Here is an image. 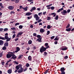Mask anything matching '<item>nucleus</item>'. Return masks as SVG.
Wrapping results in <instances>:
<instances>
[{
    "label": "nucleus",
    "mask_w": 74,
    "mask_h": 74,
    "mask_svg": "<svg viewBox=\"0 0 74 74\" xmlns=\"http://www.w3.org/2000/svg\"><path fill=\"white\" fill-rule=\"evenodd\" d=\"M19 29H22L23 27L22 26V25H20L19 26Z\"/></svg>",
    "instance_id": "obj_34"
},
{
    "label": "nucleus",
    "mask_w": 74,
    "mask_h": 74,
    "mask_svg": "<svg viewBox=\"0 0 74 74\" xmlns=\"http://www.w3.org/2000/svg\"><path fill=\"white\" fill-rule=\"evenodd\" d=\"M45 32V30L44 29H40V32L41 33H44Z\"/></svg>",
    "instance_id": "obj_9"
},
{
    "label": "nucleus",
    "mask_w": 74,
    "mask_h": 74,
    "mask_svg": "<svg viewBox=\"0 0 74 74\" xmlns=\"http://www.w3.org/2000/svg\"><path fill=\"white\" fill-rule=\"evenodd\" d=\"M47 28L48 29H49L51 28V27H50V25H48L47 27Z\"/></svg>",
    "instance_id": "obj_36"
},
{
    "label": "nucleus",
    "mask_w": 74,
    "mask_h": 74,
    "mask_svg": "<svg viewBox=\"0 0 74 74\" xmlns=\"http://www.w3.org/2000/svg\"><path fill=\"white\" fill-rule=\"evenodd\" d=\"M26 66L27 67H28L29 66V64L28 63H27L26 64Z\"/></svg>",
    "instance_id": "obj_45"
},
{
    "label": "nucleus",
    "mask_w": 74,
    "mask_h": 74,
    "mask_svg": "<svg viewBox=\"0 0 74 74\" xmlns=\"http://www.w3.org/2000/svg\"><path fill=\"white\" fill-rule=\"evenodd\" d=\"M61 74H65V72L64 71L61 72Z\"/></svg>",
    "instance_id": "obj_44"
},
{
    "label": "nucleus",
    "mask_w": 74,
    "mask_h": 74,
    "mask_svg": "<svg viewBox=\"0 0 74 74\" xmlns=\"http://www.w3.org/2000/svg\"><path fill=\"white\" fill-rule=\"evenodd\" d=\"M16 69L17 70H19V67L18 65H17L16 66Z\"/></svg>",
    "instance_id": "obj_29"
},
{
    "label": "nucleus",
    "mask_w": 74,
    "mask_h": 74,
    "mask_svg": "<svg viewBox=\"0 0 74 74\" xmlns=\"http://www.w3.org/2000/svg\"><path fill=\"white\" fill-rule=\"evenodd\" d=\"M16 36V35H15V34H13L12 36V38H15V37Z\"/></svg>",
    "instance_id": "obj_40"
},
{
    "label": "nucleus",
    "mask_w": 74,
    "mask_h": 74,
    "mask_svg": "<svg viewBox=\"0 0 74 74\" xmlns=\"http://www.w3.org/2000/svg\"><path fill=\"white\" fill-rule=\"evenodd\" d=\"M31 14H32L31 13L27 12L26 14V15L27 16H29V15H31Z\"/></svg>",
    "instance_id": "obj_15"
},
{
    "label": "nucleus",
    "mask_w": 74,
    "mask_h": 74,
    "mask_svg": "<svg viewBox=\"0 0 74 74\" xmlns=\"http://www.w3.org/2000/svg\"><path fill=\"white\" fill-rule=\"evenodd\" d=\"M19 35L18 34L16 36V37H19Z\"/></svg>",
    "instance_id": "obj_61"
},
{
    "label": "nucleus",
    "mask_w": 74,
    "mask_h": 74,
    "mask_svg": "<svg viewBox=\"0 0 74 74\" xmlns=\"http://www.w3.org/2000/svg\"><path fill=\"white\" fill-rule=\"evenodd\" d=\"M5 63V62H1V64H2V66H4V64Z\"/></svg>",
    "instance_id": "obj_53"
},
{
    "label": "nucleus",
    "mask_w": 74,
    "mask_h": 74,
    "mask_svg": "<svg viewBox=\"0 0 74 74\" xmlns=\"http://www.w3.org/2000/svg\"><path fill=\"white\" fill-rule=\"evenodd\" d=\"M8 30V28H5L4 29V31H7Z\"/></svg>",
    "instance_id": "obj_51"
},
{
    "label": "nucleus",
    "mask_w": 74,
    "mask_h": 74,
    "mask_svg": "<svg viewBox=\"0 0 74 74\" xmlns=\"http://www.w3.org/2000/svg\"><path fill=\"white\" fill-rule=\"evenodd\" d=\"M51 10H54V8H54V7L53 6H52L51 7Z\"/></svg>",
    "instance_id": "obj_37"
},
{
    "label": "nucleus",
    "mask_w": 74,
    "mask_h": 74,
    "mask_svg": "<svg viewBox=\"0 0 74 74\" xmlns=\"http://www.w3.org/2000/svg\"><path fill=\"white\" fill-rule=\"evenodd\" d=\"M15 2L16 3H18L19 2V0H16L15 1Z\"/></svg>",
    "instance_id": "obj_28"
},
{
    "label": "nucleus",
    "mask_w": 74,
    "mask_h": 74,
    "mask_svg": "<svg viewBox=\"0 0 74 74\" xmlns=\"http://www.w3.org/2000/svg\"><path fill=\"white\" fill-rule=\"evenodd\" d=\"M3 30V28H0V32H2Z\"/></svg>",
    "instance_id": "obj_57"
},
{
    "label": "nucleus",
    "mask_w": 74,
    "mask_h": 74,
    "mask_svg": "<svg viewBox=\"0 0 74 74\" xmlns=\"http://www.w3.org/2000/svg\"><path fill=\"white\" fill-rule=\"evenodd\" d=\"M34 18H35L36 21H37L40 19V17H38V16L37 14H35L34 15Z\"/></svg>",
    "instance_id": "obj_4"
},
{
    "label": "nucleus",
    "mask_w": 74,
    "mask_h": 74,
    "mask_svg": "<svg viewBox=\"0 0 74 74\" xmlns=\"http://www.w3.org/2000/svg\"><path fill=\"white\" fill-rule=\"evenodd\" d=\"M58 18H59V17L58 16V15H57L56 16V20H58Z\"/></svg>",
    "instance_id": "obj_31"
},
{
    "label": "nucleus",
    "mask_w": 74,
    "mask_h": 74,
    "mask_svg": "<svg viewBox=\"0 0 74 74\" xmlns=\"http://www.w3.org/2000/svg\"><path fill=\"white\" fill-rule=\"evenodd\" d=\"M15 22V21H10V23H14V22Z\"/></svg>",
    "instance_id": "obj_56"
},
{
    "label": "nucleus",
    "mask_w": 74,
    "mask_h": 74,
    "mask_svg": "<svg viewBox=\"0 0 74 74\" xmlns=\"http://www.w3.org/2000/svg\"><path fill=\"white\" fill-rule=\"evenodd\" d=\"M70 27V25L69 24H68L67 26L66 27V28H68V27Z\"/></svg>",
    "instance_id": "obj_54"
},
{
    "label": "nucleus",
    "mask_w": 74,
    "mask_h": 74,
    "mask_svg": "<svg viewBox=\"0 0 74 74\" xmlns=\"http://www.w3.org/2000/svg\"><path fill=\"white\" fill-rule=\"evenodd\" d=\"M3 44H4V41L1 40H0V45H3Z\"/></svg>",
    "instance_id": "obj_10"
},
{
    "label": "nucleus",
    "mask_w": 74,
    "mask_h": 74,
    "mask_svg": "<svg viewBox=\"0 0 74 74\" xmlns=\"http://www.w3.org/2000/svg\"><path fill=\"white\" fill-rule=\"evenodd\" d=\"M41 14H42V12L39 13L38 14V15L39 16H40Z\"/></svg>",
    "instance_id": "obj_60"
},
{
    "label": "nucleus",
    "mask_w": 74,
    "mask_h": 74,
    "mask_svg": "<svg viewBox=\"0 0 74 74\" xmlns=\"http://www.w3.org/2000/svg\"><path fill=\"white\" fill-rule=\"evenodd\" d=\"M23 71V68H20L18 71V73H21Z\"/></svg>",
    "instance_id": "obj_6"
},
{
    "label": "nucleus",
    "mask_w": 74,
    "mask_h": 74,
    "mask_svg": "<svg viewBox=\"0 0 74 74\" xmlns=\"http://www.w3.org/2000/svg\"><path fill=\"white\" fill-rule=\"evenodd\" d=\"M36 8L35 7H33L32 8V10L34 11V10H36Z\"/></svg>",
    "instance_id": "obj_52"
},
{
    "label": "nucleus",
    "mask_w": 74,
    "mask_h": 74,
    "mask_svg": "<svg viewBox=\"0 0 74 74\" xmlns=\"http://www.w3.org/2000/svg\"><path fill=\"white\" fill-rule=\"evenodd\" d=\"M19 25V23H17L15 24V26H17V25Z\"/></svg>",
    "instance_id": "obj_48"
},
{
    "label": "nucleus",
    "mask_w": 74,
    "mask_h": 74,
    "mask_svg": "<svg viewBox=\"0 0 74 74\" xmlns=\"http://www.w3.org/2000/svg\"><path fill=\"white\" fill-rule=\"evenodd\" d=\"M41 21H42V20L40 19L38 21V23H40Z\"/></svg>",
    "instance_id": "obj_49"
},
{
    "label": "nucleus",
    "mask_w": 74,
    "mask_h": 74,
    "mask_svg": "<svg viewBox=\"0 0 74 74\" xmlns=\"http://www.w3.org/2000/svg\"><path fill=\"white\" fill-rule=\"evenodd\" d=\"M4 45L5 47H8V42H5V43H4Z\"/></svg>",
    "instance_id": "obj_14"
},
{
    "label": "nucleus",
    "mask_w": 74,
    "mask_h": 74,
    "mask_svg": "<svg viewBox=\"0 0 74 74\" xmlns=\"http://www.w3.org/2000/svg\"><path fill=\"white\" fill-rule=\"evenodd\" d=\"M28 59L29 60H32V57L30 56H29L28 58Z\"/></svg>",
    "instance_id": "obj_24"
},
{
    "label": "nucleus",
    "mask_w": 74,
    "mask_h": 74,
    "mask_svg": "<svg viewBox=\"0 0 74 74\" xmlns=\"http://www.w3.org/2000/svg\"><path fill=\"white\" fill-rule=\"evenodd\" d=\"M22 56H23V55L19 56L18 57V58L19 59H21V58H22Z\"/></svg>",
    "instance_id": "obj_39"
},
{
    "label": "nucleus",
    "mask_w": 74,
    "mask_h": 74,
    "mask_svg": "<svg viewBox=\"0 0 74 74\" xmlns=\"http://www.w3.org/2000/svg\"><path fill=\"white\" fill-rule=\"evenodd\" d=\"M11 58H12V59H16V56H15V55L12 56V57Z\"/></svg>",
    "instance_id": "obj_13"
},
{
    "label": "nucleus",
    "mask_w": 74,
    "mask_h": 74,
    "mask_svg": "<svg viewBox=\"0 0 74 74\" xmlns=\"http://www.w3.org/2000/svg\"><path fill=\"white\" fill-rule=\"evenodd\" d=\"M3 51H1L0 53V58L2 57L3 56Z\"/></svg>",
    "instance_id": "obj_19"
},
{
    "label": "nucleus",
    "mask_w": 74,
    "mask_h": 74,
    "mask_svg": "<svg viewBox=\"0 0 74 74\" xmlns=\"http://www.w3.org/2000/svg\"><path fill=\"white\" fill-rule=\"evenodd\" d=\"M44 54H45V55H47V53L46 52H44Z\"/></svg>",
    "instance_id": "obj_64"
},
{
    "label": "nucleus",
    "mask_w": 74,
    "mask_h": 74,
    "mask_svg": "<svg viewBox=\"0 0 74 74\" xmlns=\"http://www.w3.org/2000/svg\"><path fill=\"white\" fill-rule=\"evenodd\" d=\"M18 35H19V36H21V35L23 34V32H20L18 33Z\"/></svg>",
    "instance_id": "obj_25"
},
{
    "label": "nucleus",
    "mask_w": 74,
    "mask_h": 74,
    "mask_svg": "<svg viewBox=\"0 0 74 74\" xmlns=\"http://www.w3.org/2000/svg\"><path fill=\"white\" fill-rule=\"evenodd\" d=\"M62 10H63V8L59 9V10L57 11V12H60V11H62Z\"/></svg>",
    "instance_id": "obj_11"
},
{
    "label": "nucleus",
    "mask_w": 74,
    "mask_h": 74,
    "mask_svg": "<svg viewBox=\"0 0 74 74\" xmlns=\"http://www.w3.org/2000/svg\"><path fill=\"white\" fill-rule=\"evenodd\" d=\"M0 39L5 40V38H4V37H3L1 36H0Z\"/></svg>",
    "instance_id": "obj_26"
},
{
    "label": "nucleus",
    "mask_w": 74,
    "mask_h": 74,
    "mask_svg": "<svg viewBox=\"0 0 74 74\" xmlns=\"http://www.w3.org/2000/svg\"><path fill=\"white\" fill-rule=\"evenodd\" d=\"M33 35L34 36H36V35H37V34H36L35 33L33 34Z\"/></svg>",
    "instance_id": "obj_58"
},
{
    "label": "nucleus",
    "mask_w": 74,
    "mask_h": 74,
    "mask_svg": "<svg viewBox=\"0 0 74 74\" xmlns=\"http://www.w3.org/2000/svg\"><path fill=\"white\" fill-rule=\"evenodd\" d=\"M19 50H20L19 47H17L16 48V51H15V52H16V53L18 52V51H19Z\"/></svg>",
    "instance_id": "obj_8"
},
{
    "label": "nucleus",
    "mask_w": 74,
    "mask_h": 74,
    "mask_svg": "<svg viewBox=\"0 0 74 74\" xmlns=\"http://www.w3.org/2000/svg\"><path fill=\"white\" fill-rule=\"evenodd\" d=\"M66 31H67V32H70V30H71V29L70 28L67 29H66Z\"/></svg>",
    "instance_id": "obj_27"
},
{
    "label": "nucleus",
    "mask_w": 74,
    "mask_h": 74,
    "mask_svg": "<svg viewBox=\"0 0 74 74\" xmlns=\"http://www.w3.org/2000/svg\"><path fill=\"white\" fill-rule=\"evenodd\" d=\"M30 27L31 28H33V25H31L30 26Z\"/></svg>",
    "instance_id": "obj_62"
},
{
    "label": "nucleus",
    "mask_w": 74,
    "mask_h": 74,
    "mask_svg": "<svg viewBox=\"0 0 74 74\" xmlns=\"http://www.w3.org/2000/svg\"><path fill=\"white\" fill-rule=\"evenodd\" d=\"M2 49L3 50H5L7 48H6V47L4 46L2 48Z\"/></svg>",
    "instance_id": "obj_30"
},
{
    "label": "nucleus",
    "mask_w": 74,
    "mask_h": 74,
    "mask_svg": "<svg viewBox=\"0 0 74 74\" xmlns=\"http://www.w3.org/2000/svg\"><path fill=\"white\" fill-rule=\"evenodd\" d=\"M45 46H46V47H47V46L48 45V43H46L45 44Z\"/></svg>",
    "instance_id": "obj_47"
},
{
    "label": "nucleus",
    "mask_w": 74,
    "mask_h": 74,
    "mask_svg": "<svg viewBox=\"0 0 74 74\" xmlns=\"http://www.w3.org/2000/svg\"><path fill=\"white\" fill-rule=\"evenodd\" d=\"M18 66L19 68H22V65L21 64H19V65H18Z\"/></svg>",
    "instance_id": "obj_38"
},
{
    "label": "nucleus",
    "mask_w": 74,
    "mask_h": 74,
    "mask_svg": "<svg viewBox=\"0 0 74 74\" xmlns=\"http://www.w3.org/2000/svg\"><path fill=\"white\" fill-rule=\"evenodd\" d=\"M8 8L9 10H12L14 8V7L12 6H8Z\"/></svg>",
    "instance_id": "obj_7"
},
{
    "label": "nucleus",
    "mask_w": 74,
    "mask_h": 74,
    "mask_svg": "<svg viewBox=\"0 0 74 74\" xmlns=\"http://www.w3.org/2000/svg\"><path fill=\"white\" fill-rule=\"evenodd\" d=\"M68 58V56H66L64 57V59H67Z\"/></svg>",
    "instance_id": "obj_46"
},
{
    "label": "nucleus",
    "mask_w": 74,
    "mask_h": 74,
    "mask_svg": "<svg viewBox=\"0 0 74 74\" xmlns=\"http://www.w3.org/2000/svg\"><path fill=\"white\" fill-rule=\"evenodd\" d=\"M32 17V16H30V17H28V19H31Z\"/></svg>",
    "instance_id": "obj_50"
},
{
    "label": "nucleus",
    "mask_w": 74,
    "mask_h": 74,
    "mask_svg": "<svg viewBox=\"0 0 74 74\" xmlns=\"http://www.w3.org/2000/svg\"><path fill=\"white\" fill-rule=\"evenodd\" d=\"M41 38H38V39H37L36 40V41H38V42H41Z\"/></svg>",
    "instance_id": "obj_12"
},
{
    "label": "nucleus",
    "mask_w": 74,
    "mask_h": 74,
    "mask_svg": "<svg viewBox=\"0 0 74 74\" xmlns=\"http://www.w3.org/2000/svg\"><path fill=\"white\" fill-rule=\"evenodd\" d=\"M51 19V17H48L47 18V21H48L49 20H50Z\"/></svg>",
    "instance_id": "obj_35"
},
{
    "label": "nucleus",
    "mask_w": 74,
    "mask_h": 74,
    "mask_svg": "<svg viewBox=\"0 0 74 74\" xmlns=\"http://www.w3.org/2000/svg\"><path fill=\"white\" fill-rule=\"evenodd\" d=\"M54 44H58V41H56V42H54Z\"/></svg>",
    "instance_id": "obj_63"
},
{
    "label": "nucleus",
    "mask_w": 74,
    "mask_h": 74,
    "mask_svg": "<svg viewBox=\"0 0 74 74\" xmlns=\"http://www.w3.org/2000/svg\"><path fill=\"white\" fill-rule=\"evenodd\" d=\"M11 61V60H10L8 61V62L6 63V65H7V66L8 65V63H9V62H10Z\"/></svg>",
    "instance_id": "obj_21"
},
{
    "label": "nucleus",
    "mask_w": 74,
    "mask_h": 74,
    "mask_svg": "<svg viewBox=\"0 0 74 74\" xmlns=\"http://www.w3.org/2000/svg\"><path fill=\"white\" fill-rule=\"evenodd\" d=\"M70 11H71L69 9V10H67V12L68 13L70 12Z\"/></svg>",
    "instance_id": "obj_59"
},
{
    "label": "nucleus",
    "mask_w": 74,
    "mask_h": 74,
    "mask_svg": "<svg viewBox=\"0 0 74 74\" xmlns=\"http://www.w3.org/2000/svg\"><path fill=\"white\" fill-rule=\"evenodd\" d=\"M62 51H65V50L67 49V48L64 47V48H62Z\"/></svg>",
    "instance_id": "obj_23"
},
{
    "label": "nucleus",
    "mask_w": 74,
    "mask_h": 74,
    "mask_svg": "<svg viewBox=\"0 0 74 74\" xmlns=\"http://www.w3.org/2000/svg\"><path fill=\"white\" fill-rule=\"evenodd\" d=\"M11 30H16V29H15V28L14 27L11 28Z\"/></svg>",
    "instance_id": "obj_32"
},
{
    "label": "nucleus",
    "mask_w": 74,
    "mask_h": 74,
    "mask_svg": "<svg viewBox=\"0 0 74 74\" xmlns=\"http://www.w3.org/2000/svg\"><path fill=\"white\" fill-rule=\"evenodd\" d=\"M0 7H1V8H4V6L2 5V4L1 3H0Z\"/></svg>",
    "instance_id": "obj_18"
},
{
    "label": "nucleus",
    "mask_w": 74,
    "mask_h": 74,
    "mask_svg": "<svg viewBox=\"0 0 74 74\" xmlns=\"http://www.w3.org/2000/svg\"><path fill=\"white\" fill-rule=\"evenodd\" d=\"M58 40H59V38H58V36H56L55 39H54V40L55 41H58Z\"/></svg>",
    "instance_id": "obj_20"
},
{
    "label": "nucleus",
    "mask_w": 74,
    "mask_h": 74,
    "mask_svg": "<svg viewBox=\"0 0 74 74\" xmlns=\"http://www.w3.org/2000/svg\"><path fill=\"white\" fill-rule=\"evenodd\" d=\"M60 70L61 72L64 71L65 70V69L64 68H61L60 69Z\"/></svg>",
    "instance_id": "obj_16"
},
{
    "label": "nucleus",
    "mask_w": 74,
    "mask_h": 74,
    "mask_svg": "<svg viewBox=\"0 0 74 74\" xmlns=\"http://www.w3.org/2000/svg\"><path fill=\"white\" fill-rule=\"evenodd\" d=\"M48 71H47L46 70V71L44 72V74H47V73H48Z\"/></svg>",
    "instance_id": "obj_55"
},
{
    "label": "nucleus",
    "mask_w": 74,
    "mask_h": 74,
    "mask_svg": "<svg viewBox=\"0 0 74 74\" xmlns=\"http://www.w3.org/2000/svg\"><path fill=\"white\" fill-rule=\"evenodd\" d=\"M8 72L9 74H11L12 73V70L11 69H9L8 71Z\"/></svg>",
    "instance_id": "obj_17"
},
{
    "label": "nucleus",
    "mask_w": 74,
    "mask_h": 74,
    "mask_svg": "<svg viewBox=\"0 0 74 74\" xmlns=\"http://www.w3.org/2000/svg\"><path fill=\"white\" fill-rule=\"evenodd\" d=\"M37 38H41V36L39 35H38L37 36Z\"/></svg>",
    "instance_id": "obj_33"
},
{
    "label": "nucleus",
    "mask_w": 74,
    "mask_h": 74,
    "mask_svg": "<svg viewBox=\"0 0 74 74\" xmlns=\"http://www.w3.org/2000/svg\"><path fill=\"white\" fill-rule=\"evenodd\" d=\"M14 63H15L16 64H18V62L16 61H14Z\"/></svg>",
    "instance_id": "obj_42"
},
{
    "label": "nucleus",
    "mask_w": 74,
    "mask_h": 74,
    "mask_svg": "<svg viewBox=\"0 0 74 74\" xmlns=\"http://www.w3.org/2000/svg\"><path fill=\"white\" fill-rule=\"evenodd\" d=\"M4 38H5V40H7L6 42H8V41H10V40H11V38H8V36H5L4 37Z\"/></svg>",
    "instance_id": "obj_3"
},
{
    "label": "nucleus",
    "mask_w": 74,
    "mask_h": 74,
    "mask_svg": "<svg viewBox=\"0 0 74 74\" xmlns=\"http://www.w3.org/2000/svg\"><path fill=\"white\" fill-rule=\"evenodd\" d=\"M54 38H55V36H53L52 37H51V40H52V39H53Z\"/></svg>",
    "instance_id": "obj_41"
},
{
    "label": "nucleus",
    "mask_w": 74,
    "mask_h": 74,
    "mask_svg": "<svg viewBox=\"0 0 74 74\" xmlns=\"http://www.w3.org/2000/svg\"><path fill=\"white\" fill-rule=\"evenodd\" d=\"M32 41L31 40H29L28 41V44H32Z\"/></svg>",
    "instance_id": "obj_22"
},
{
    "label": "nucleus",
    "mask_w": 74,
    "mask_h": 74,
    "mask_svg": "<svg viewBox=\"0 0 74 74\" xmlns=\"http://www.w3.org/2000/svg\"><path fill=\"white\" fill-rule=\"evenodd\" d=\"M67 11L66 10H63V12H61V14H62L63 15H65V14H67Z\"/></svg>",
    "instance_id": "obj_5"
},
{
    "label": "nucleus",
    "mask_w": 74,
    "mask_h": 74,
    "mask_svg": "<svg viewBox=\"0 0 74 74\" xmlns=\"http://www.w3.org/2000/svg\"><path fill=\"white\" fill-rule=\"evenodd\" d=\"M50 33V32L49 31H47V35H49V34Z\"/></svg>",
    "instance_id": "obj_43"
},
{
    "label": "nucleus",
    "mask_w": 74,
    "mask_h": 74,
    "mask_svg": "<svg viewBox=\"0 0 74 74\" xmlns=\"http://www.w3.org/2000/svg\"><path fill=\"white\" fill-rule=\"evenodd\" d=\"M8 54H7L6 57L7 58L9 59V58H10L12 56H14V55H15V52H9L8 53Z\"/></svg>",
    "instance_id": "obj_1"
},
{
    "label": "nucleus",
    "mask_w": 74,
    "mask_h": 74,
    "mask_svg": "<svg viewBox=\"0 0 74 74\" xmlns=\"http://www.w3.org/2000/svg\"><path fill=\"white\" fill-rule=\"evenodd\" d=\"M45 51H46V48L44 47L43 46H42L40 49V52L41 53L44 52Z\"/></svg>",
    "instance_id": "obj_2"
}]
</instances>
